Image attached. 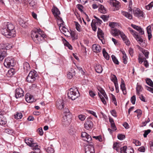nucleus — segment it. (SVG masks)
Instances as JSON below:
<instances>
[{
	"label": "nucleus",
	"instance_id": "79ce46f5",
	"mask_svg": "<svg viewBox=\"0 0 153 153\" xmlns=\"http://www.w3.org/2000/svg\"><path fill=\"white\" fill-rule=\"evenodd\" d=\"M146 82L148 85L153 88V82L151 79L149 78L146 79Z\"/></svg>",
	"mask_w": 153,
	"mask_h": 153
},
{
	"label": "nucleus",
	"instance_id": "412c9836",
	"mask_svg": "<svg viewBox=\"0 0 153 153\" xmlns=\"http://www.w3.org/2000/svg\"><path fill=\"white\" fill-rule=\"evenodd\" d=\"M97 36L99 39L101 40L102 43V40L104 39V34L103 33L102 31L99 28H98V30L97 31Z\"/></svg>",
	"mask_w": 153,
	"mask_h": 153
},
{
	"label": "nucleus",
	"instance_id": "a211bd4d",
	"mask_svg": "<svg viewBox=\"0 0 153 153\" xmlns=\"http://www.w3.org/2000/svg\"><path fill=\"white\" fill-rule=\"evenodd\" d=\"M25 3H29L32 9H34L36 7V0H25Z\"/></svg>",
	"mask_w": 153,
	"mask_h": 153
},
{
	"label": "nucleus",
	"instance_id": "603ef678",
	"mask_svg": "<svg viewBox=\"0 0 153 153\" xmlns=\"http://www.w3.org/2000/svg\"><path fill=\"white\" fill-rule=\"evenodd\" d=\"M153 6V2H151L148 5L146 6V9L147 10H149Z\"/></svg>",
	"mask_w": 153,
	"mask_h": 153
},
{
	"label": "nucleus",
	"instance_id": "a18cd8bd",
	"mask_svg": "<svg viewBox=\"0 0 153 153\" xmlns=\"http://www.w3.org/2000/svg\"><path fill=\"white\" fill-rule=\"evenodd\" d=\"M14 118L15 119H20L22 118V115L21 113L17 112L16 114L15 115H14Z\"/></svg>",
	"mask_w": 153,
	"mask_h": 153
},
{
	"label": "nucleus",
	"instance_id": "ea45409f",
	"mask_svg": "<svg viewBox=\"0 0 153 153\" xmlns=\"http://www.w3.org/2000/svg\"><path fill=\"white\" fill-rule=\"evenodd\" d=\"M75 25L76 26V29L79 32H80L81 31V26L79 24V23L76 22L75 21L74 22Z\"/></svg>",
	"mask_w": 153,
	"mask_h": 153
},
{
	"label": "nucleus",
	"instance_id": "0eeeda50",
	"mask_svg": "<svg viewBox=\"0 0 153 153\" xmlns=\"http://www.w3.org/2000/svg\"><path fill=\"white\" fill-rule=\"evenodd\" d=\"M52 12L55 17L56 18L58 21L61 23L60 25L62 24L63 21L62 19L59 17V15L60 14V12L59 10L56 7H53L52 9Z\"/></svg>",
	"mask_w": 153,
	"mask_h": 153
},
{
	"label": "nucleus",
	"instance_id": "49530a36",
	"mask_svg": "<svg viewBox=\"0 0 153 153\" xmlns=\"http://www.w3.org/2000/svg\"><path fill=\"white\" fill-rule=\"evenodd\" d=\"M127 148L126 146H123L120 149L121 153H126Z\"/></svg>",
	"mask_w": 153,
	"mask_h": 153
},
{
	"label": "nucleus",
	"instance_id": "7c9ffc66",
	"mask_svg": "<svg viewBox=\"0 0 153 153\" xmlns=\"http://www.w3.org/2000/svg\"><path fill=\"white\" fill-rule=\"evenodd\" d=\"M23 68L25 71L27 72L30 71V67L29 64L27 62H25L23 64Z\"/></svg>",
	"mask_w": 153,
	"mask_h": 153
},
{
	"label": "nucleus",
	"instance_id": "f257e3e1",
	"mask_svg": "<svg viewBox=\"0 0 153 153\" xmlns=\"http://www.w3.org/2000/svg\"><path fill=\"white\" fill-rule=\"evenodd\" d=\"M4 27L1 30L2 34L7 38L15 37L16 32L13 25L7 22L4 23Z\"/></svg>",
	"mask_w": 153,
	"mask_h": 153
},
{
	"label": "nucleus",
	"instance_id": "e433bc0d",
	"mask_svg": "<svg viewBox=\"0 0 153 153\" xmlns=\"http://www.w3.org/2000/svg\"><path fill=\"white\" fill-rule=\"evenodd\" d=\"M46 151L48 153H53L54 150L52 145L48 147L46 149Z\"/></svg>",
	"mask_w": 153,
	"mask_h": 153
},
{
	"label": "nucleus",
	"instance_id": "4468645a",
	"mask_svg": "<svg viewBox=\"0 0 153 153\" xmlns=\"http://www.w3.org/2000/svg\"><path fill=\"white\" fill-rule=\"evenodd\" d=\"M56 105L59 109H62L64 107V101L62 99H59L56 102Z\"/></svg>",
	"mask_w": 153,
	"mask_h": 153
},
{
	"label": "nucleus",
	"instance_id": "5fc2aeb1",
	"mask_svg": "<svg viewBox=\"0 0 153 153\" xmlns=\"http://www.w3.org/2000/svg\"><path fill=\"white\" fill-rule=\"evenodd\" d=\"M117 137L119 140H122L125 138V136L122 134H119L118 135Z\"/></svg>",
	"mask_w": 153,
	"mask_h": 153
},
{
	"label": "nucleus",
	"instance_id": "dca6fc26",
	"mask_svg": "<svg viewBox=\"0 0 153 153\" xmlns=\"http://www.w3.org/2000/svg\"><path fill=\"white\" fill-rule=\"evenodd\" d=\"M34 150L35 153H40L41 150L40 146L36 143H35L31 147Z\"/></svg>",
	"mask_w": 153,
	"mask_h": 153
},
{
	"label": "nucleus",
	"instance_id": "e2e57ef3",
	"mask_svg": "<svg viewBox=\"0 0 153 153\" xmlns=\"http://www.w3.org/2000/svg\"><path fill=\"white\" fill-rule=\"evenodd\" d=\"M6 50H9L12 48V44H6Z\"/></svg>",
	"mask_w": 153,
	"mask_h": 153
},
{
	"label": "nucleus",
	"instance_id": "4c0bfd02",
	"mask_svg": "<svg viewBox=\"0 0 153 153\" xmlns=\"http://www.w3.org/2000/svg\"><path fill=\"white\" fill-rule=\"evenodd\" d=\"M102 53L104 57L107 59L108 60L109 59V56L108 53L106 52L105 48H103L102 50Z\"/></svg>",
	"mask_w": 153,
	"mask_h": 153
},
{
	"label": "nucleus",
	"instance_id": "9b49d317",
	"mask_svg": "<svg viewBox=\"0 0 153 153\" xmlns=\"http://www.w3.org/2000/svg\"><path fill=\"white\" fill-rule=\"evenodd\" d=\"M93 123L90 119H87L84 124V128L87 130H90L93 128Z\"/></svg>",
	"mask_w": 153,
	"mask_h": 153
},
{
	"label": "nucleus",
	"instance_id": "052dcab7",
	"mask_svg": "<svg viewBox=\"0 0 153 153\" xmlns=\"http://www.w3.org/2000/svg\"><path fill=\"white\" fill-rule=\"evenodd\" d=\"M143 53L146 58H148L149 57V52L147 50H144L143 51Z\"/></svg>",
	"mask_w": 153,
	"mask_h": 153
},
{
	"label": "nucleus",
	"instance_id": "864d4df0",
	"mask_svg": "<svg viewBox=\"0 0 153 153\" xmlns=\"http://www.w3.org/2000/svg\"><path fill=\"white\" fill-rule=\"evenodd\" d=\"M136 96L134 95L131 98V101L133 104H134L136 101Z\"/></svg>",
	"mask_w": 153,
	"mask_h": 153
},
{
	"label": "nucleus",
	"instance_id": "c03bdc74",
	"mask_svg": "<svg viewBox=\"0 0 153 153\" xmlns=\"http://www.w3.org/2000/svg\"><path fill=\"white\" fill-rule=\"evenodd\" d=\"M32 32H35L36 33H39V34H40L41 35L42 34H43V35H45V33L44 32L42 31L41 30V29L40 28L33 30L32 31Z\"/></svg>",
	"mask_w": 153,
	"mask_h": 153
},
{
	"label": "nucleus",
	"instance_id": "69168bd1",
	"mask_svg": "<svg viewBox=\"0 0 153 153\" xmlns=\"http://www.w3.org/2000/svg\"><path fill=\"white\" fill-rule=\"evenodd\" d=\"M70 35H71V36L73 40L75 39H76V36L75 33L74 32H72L71 33H70Z\"/></svg>",
	"mask_w": 153,
	"mask_h": 153
},
{
	"label": "nucleus",
	"instance_id": "f3484780",
	"mask_svg": "<svg viewBox=\"0 0 153 153\" xmlns=\"http://www.w3.org/2000/svg\"><path fill=\"white\" fill-rule=\"evenodd\" d=\"M109 3L111 5L115 7L116 10L119 9V2L116 0H110L109 1Z\"/></svg>",
	"mask_w": 153,
	"mask_h": 153
},
{
	"label": "nucleus",
	"instance_id": "338daca9",
	"mask_svg": "<svg viewBox=\"0 0 153 153\" xmlns=\"http://www.w3.org/2000/svg\"><path fill=\"white\" fill-rule=\"evenodd\" d=\"M77 1L79 3L85 4L88 1V0H77Z\"/></svg>",
	"mask_w": 153,
	"mask_h": 153
},
{
	"label": "nucleus",
	"instance_id": "58836bf2",
	"mask_svg": "<svg viewBox=\"0 0 153 153\" xmlns=\"http://www.w3.org/2000/svg\"><path fill=\"white\" fill-rule=\"evenodd\" d=\"M75 71H71V72H69L67 74V77L69 79H71L74 75L75 74Z\"/></svg>",
	"mask_w": 153,
	"mask_h": 153
},
{
	"label": "nucleus",
	"instance_id": "ddd939ff",
	"mask_svg": "<svg viewBox=\"0 0 153 153\" xmlns=\"http://www.w3.org/2000/svg\"><path fill=\"white\" fill-rule=\"evenodd\" d=\"M134 15L138 18L143 17V13L142 11L138 8H135L133 10Z\"/></svg>",
	"mask_w": 153,
	"mask_h": 153
},
{
	"label": "nucleus",
	"instance_id": "423d86ee",
	"mask_svg": "<svg viewBox=\"0 0 153 153\" xmlns=\"http://www.w3.org/2000/svg\"><path fill=\"white\" fill-rule=\"evenodd\" d=\"M15 62L12 57H8L5 59L4 65L7 68H10L13 67L15 65Z\"/></svg>",
	"mask_w": 153,
	"mask_h": 153
},
{
	"label": "nucleus",
	"instance_id": "f704fd0d",
	"mask_svg": "<svg viewBox=\"0 0 153 153\" xmlns=\"http://www.w3.org/2000/svg\"><path fill=\"white\" fill-rule=\"evenodd\" d=\"M111 80L114 83V85L115 84H118L117 79L115 75L113 74L111 75Z\"/></svg>",
	"mask_w": 153,
	"mask_h": 153
},
{
	"label": "nucleus",
	"instance_id": "bf43d9fd",
	"mask_svg": "<svg viewBox=\"0 0 153 153\" xmlns=\"http://www.w3.org/2000/svg\"><path fill=\"white\" fill-rule=\"evenodd\" d=\"M78 118L80 120L83 121L85 119V116L84 115L81 114L78 116Z\"/></svg>",
	"mask_w": 153,
	"mask_h": 153
},
{
	"label": "nucleus",
	"instance_id": "4be33fe9",
	"mask_svg": "<svg viewBox=\"0 0 153 153\" xmlns=\"http://www.w3.org/2000/svg\"><path fill=\"white\" fill-rule=\"evenodd\" d=\"M98 94L102 103L104 105H106V102L105 99L107 100H108V98L106 94H105L104 96H103L99 93V92H98Z\"/></svg>",
	"mask_w": 153,
	"mask_h": 153
},
{
	"label": "nucleus",
	"instance_id": "f8f14e48",
	"mask_svg": "<svg viewBox=\"0 0 153 153\" xmlns=\"http://www.w3.org/2000/svg\"><path fill=\"white\" fill-rule=\"evenodd\" d=\"M24 91L21 88H17L15 91V97L17 99L24 96Z\"/></svg>",
	"mask_w": 153,
	"mask_h": 153
},
{
	"label": "nucleus",
	"instance_id": "a19ab883",
	"mask_svg": "<svg viewBox=\"0 0 153 153\" xmlns=\"http://www.w3.org/2000/svg\"><path fill=\"white\" fill-rule=\"evenodd\" d=\"M142 87L140 85H137L136 87V90L137 94L139 95L140 92L142 91Z\"/></svg>",
	"mask_w": 153,
	"mask_h": 153
},
{
	"label": "nucleus",
	"instance_id": "de8ad7c7",
	"mask_svg": "<svg viewBox=\"0 0 153 153\" xmlns=\"http://www.w3.org/2000/svg\"><path fill=\"white\" fill-rule=\"evenodd\" d=\"M111 57L114 63L118 65L119 64V62L115 56L112 55Z\"/></svg>",
	"mask_w": 153,
	"mask_h": 153
},
{
	"label": "nucleus",
	"instance_id": "72a5a7b5",
	"mask_svg": "<svg viewBox=\"0 0 153 153\" xmlns=\"http://www.w3.org/2000/svg\"><path fill=\"white\" fill-rule=\"evenodd\" d=\"M151 26H149L147 27V32L148 34V39L149 40L150 39L152 38V35L151 34Z\"/></svg>",
	"mask_w": 153,
	"mask_h": 153
},
{
	"label": "nucleus",
	"instance_id": "3c124183",
	"mask_svg": "<svg viewBox=\"0 0 153 153\" xmlns=\"http://www.w3.org/2000/svg\"><path fill=\"white\" fill-rule=\"evenodd\" d=\"M100 18H101L104 22H106L108 20V16L106 15H102L100 16Z\"/></svg>",
	"mask_w": 153,
	"mask_h": 153
},
{
	"label": "nucleus",
	"instance_id": "09e8293b",
	"mask_svg": "<svg viewBox=\"0 0 153 153\" xmlns=\"http://www.w3.org/2000/svg\"><path fill=\"white\" fill-rule=\"evenodd\" d=\"M117 25V23L114 22H111L109 23V26L113 29Z\"/></svg>",
	"mask_w": 153,
	"mask_h": 153
},
{
	"label": "nucleus",
	"instance_id": "f03ea898",
	"mask_svg": "<svg viewBox=\"0 0 153 153\" xmlns=\"http://www.w3.org/2000/svg\"><path fill=\"white\" fill-rule=\"evenodd\" d=\"M68 97L72 100H75L79 96L78 89L75 87L71 88L68 93Z\"/></svg>",
	"mask_w": 153,
	"mask_h": 153
},
{
	"label": "nucleus",
	"instance_id": "b1692460",
	"mask_svg": "<svg viewBox=\"0 0 153 153\" xmlns=\"http://www.w3.org/2000/svg\"><path fill=\"white\" fill-rule=\"evenodd\" d=\"M122 35V37H121L122 38V39L123 41L128 46L130 44V42L128 40V39L127 37L125 35V34H121Z\"/></svg>",
	"mask_w": 153,
	"mask_h": 153
},
{
	"label": "nucleus",
	"instance_id": "1a4fd4ad",
	"mask_svg": "<svg viewBox=\"0 0 153 153\" xmlns=\"http://www.w3.org/2000/svg\"><path fill=\"white\" fill-rule=\"evenodd\" d=\"M102 23V21L101 20L97 21L95 19H93L91 24L93 30L94 31H96L97 27L100 26Z\"/></svg>",
	"mask_w": 153,
	"mask_h": 153
},
{
	"label": "nucleus",
	"instance_id": "c9c22d12",
	"mask_svg": "<svg viewBox=\"0 0 153 153\" xmlns=\"http://www.w3.org/2000/svg\"><path fill=\"white\" fill-rule=\"evenodd\" d=\"M98 10L100 13H106V10L103 5H100Z\"/></svg>",
	"mask_w": 153,
	"mask_h": 153
},
{
	"label": "nucleus",
	"instance_id": "2eb2a0df",
	"mask_svg": "<svg viewBox=\"0 0 153 153\" xmlns=\"http://www.w3.org/2000/svg\"><path fill=\"white\" fill-rule=\"evenodd\" d=\"M85 153H94V149L93 144H90L85 149Z\"/></svg>",
	"mask_w": 153,
	"mask_h": 153
},
{
	"label": "nucleus",
	"instance_id": "39448f33",
	"mask_svg": "<svg viewBox=\"0 0 153 153\" xmlns=\"http://www.w3.org/2000/svg\"><path fill=\"white\" fill-rule=\"evenodd\" d=\"M37 75V73L36 71H31L27 77L26 80L29 83H32L35 81Z\"/></svg>",
	"mask_w": 153,
	"mask_h": 153
},
{
	"label": "nucleus",
	"instance_id": "5701e85b",
	"mask_svg": "<svg viewBox=\"0 0 153 153\" xmlns=\"http://www.w3.org/2000/svg\"><path fill=\"white\" fill-rule=\"evenodd\" d=\"M25 100L27 102L29 103L32 102L34 100L33 97L29 94H27L26 95Z\"/></svg>",
	"mask_w": 153,
	"mask_h": 153
},
{
	"label": "nucleus",
	"instance_id": "7ed1b4c3",
	"mask_svg": "<svg viewBox=\"0 0 153 153\" xmlns=\"http://www.w3.org/2000/svg\"><path fill=\"white\" fill-rule=\"evenodd\" d=\"M31 36L33 41L36 44L40 43L43 40L44 38L46 37L45 35H41L34 32H32Z\"/></svg>",
	"mask_w": 153,
	"mask_h": 153
},
{
	"label": "nucleus",
	"instance_id": "6e6d98bb",
	"mask_svg": "<svg viewBox=\"0 0 153 153\" xmlns=\"http://www.w3.org/2000/svg\"><path fill=\"white\" fill-rule=\"evenodd\" d=\"M151 131L150 129H148L146 130H145L144 131V133L143 134V136L144 137H146L149 133Z\"/></svg>",
	"mask_w": 153,
	"mask_h": 153
},
{
	"label": "nucleus",
	"instance_id": "393cba45",
	"mask_svg": "<svg viewBox=\"0 0 153 153\" xmlns=\"http://www.w3.org/2000/svg\"><path fill=\"white\" fill-rule=\"evenodd\" d=\"M19 23L22 27L26 28L28 25L27 22L25 21L23 19H20L19 20Z\"/></svg>",
	"mask_w": 153,
	"mask_h": 153
},
{
	"label": "nucleus",
	"instance_id": "a878e982",
	"mask_svg": "<svg viewBox=\"0 0 153 153\" xmlns=\"http://www.w3.org/2000/svg\"><path fill=\"white\" fill-rule=\"evenodd\" d=\"M134 37L135 38L137 41L140 45L143 42V39L142 38L138 36L137 33H134Z\"/></svg>",
	"mask_w": 153,
	"mask_h": 153
},
{
	"label": "nucleus",
	"instance_id": "37998d69",
	"mask_svg": "<svg viewBox=\"0 0 153 153\" xmlns=\"http://www.w3.org/2000/svg\"><path fill=\"white\" fill-rule=\"evenodd\" d=\"M120 88L123 92V94L125 95L126 94L127 92L125 84H121Z\"/></svg>",
	"mask_w": 153,
	"mask_h": 153
},
{
	"label": "nucleus",
	"instance_id": "2f4dec72",
	"mask_svg": "<svg viewBox=\"0 0 153 153\" xmlns=\"http://www.w3.org/2000/svg\"><path fill=\"white\" fill-rule=\"evenodd\" d=\"M6 120L5 117L2 115H0V124L4 125L6 123Z\"/></svg>",
	"mask_w": 153,
	"mask_h": 153
},
{
	"label": "nucleus",
	"instance_id": "8fccbe9b",
	"mask_svg": "<svg viewBox=\"0 0 153 153\" xmlns=\"http://www.w3.org/2000/svg\"><path fill=\"white\" fill-rule=\"evenodd\" d=\"M118 144L117 143H114L113 144V148L114 149L116 150L117 152H118L120 149L118 148Z\"/></svg>",
	"mask_w": 153,
	"mask_h": 153
},
{
	"label": "nucleus",
	"instance_id": "6e6552de",
	"mask_svg": "<svg viewBox=\"0 0 153 153\" xmlns=\"http://www.w3.org/2000/svg\"><path fill=\"white\" fill-rule=\"evenodd\" d=\"M81 137L82 139L85 141H86L90 144L92 143V138L90 135L85 132H82Z\"/></svg>",
	"mask_w": 153,
	"mask_h": 153
},
{
	"label": "nucleus",
	"instance_id": "cd10ccee",
	"mask_svg": "<svg viewBox=\"0 0 153 153\" xmlns=\"http://www.w3.org/2000/svg\"><path fill=\"white\" fill-rule=\"evenodd\" d=\"M113 32L116 35L118 36L120 35L121 37H122L121 34H124L123 32L120 31V30L116 28H114L112 30Z\"/></svg>",
	"mask_w": 153,
	"mask_h": 153
},
{
	"label": "nucleus",
	"instance_id": "6ab92c4d",
	"mask_svg": "<svg viewBox=\"0 0 153 153\" xmlns=\"http://www.w3.org/2000/svg\"><path fill=\"white\" fill-rule=\"evenodd\" d=\"M92 49L94 52L96 53H98L101 51V48L99 45L94 44L92 45Z\"/></svg>",
	"mask_w": 153,
	"mask_h": 153
},
{
	"label": "nucleus",
	"instance_id": "bb28decb",
	"mask_svg": "<svg viewBox=\"0 0 153 153\" xmlns=\"http://www.w3.org/2000/svg\"><path fill=\"white\" fill-rule=\"evenodd\" d=\"M121 13L123 15L129 19H132V15L127 12L122 10Z\"/></svg>",
	"mask_w": 153,
	"mask_h": 153
},
{
	"label": "nucleus",
	"instance_id": "4d7b16f0",
	"mask_svg": "<svg viewBox=\"0 0 153 153\" xmlns=\"http://www.w3.org/2000/svg\"><path fill=\"white\" fill-rule=\"evenodd\" d=\"M126 153H134V150L131 147H129L127 148Z\"/></svg>",
	"mask_w": 153,
	"mask_h": 153
},
{
	"label": "nucleus",
	"instance_id": "13d9d810",
	"mask_svg": "<svg viewBox=\"0 0 153 153\" xmlns=\"http://www.w3.org/2000/svg\"><path fill=\"white\" fill-rule=\"evenodd\" d=\"M112 102H113L115 105H117V102L116 98L114 95L112 94Z\"/></svg>",
	"mask_w": 153,
	"mask_h": 153
},
{
	"label": "nucleus",
	"instance_id": "0e129e2a",
	"mask_svg": "<svg viewBox=\"0 0 153 153\" xmlns=\"http://www.w3.org/2000/svg\"><path fill=\"white\" fill-rule=\"evenodd\" d=\"M137 28L136 30L138 31L141 34H144V31L143 30L142 28H141L140 27L138 26V28Z\"/></svg>",
	"mask_w": 153,
	"mask_h": 153
},
{
	"label": "nucleus",
	"instance_id": "c85d7f7f",
	"mask_svg": "<svg viewBox=\"0 0 153 153\" xmlns=\"http://www.w3.org/2000/svg\"><path fill=\"white\" fill-rule=\"evenodd\" d=\"M15 70L14 68L10 69L7 73V76L8 77H11L15 73Z\"/></svg>",
	"mask_w": 153,
	"mask_h": 153
},
{
	"label": "nucleus",
	"instance_id": "774afa93",
	"mask_svg": "<svg viewBox=\"0 0 153 153\" xmlns=\"http://www.w3.org/2000/svg\"><path fill=\"white\" fill-rule=\"evenodd\" d=\"M93 138L95 139L96 140H98L100 142H101L102 141V139L101 137L100 136H93Z\"/></svg>",
	"mask_w": 153,
	"mask_h": 153
},
{
	"label": "nucleus",
	"instance_id": "c756f323",
	"mask_svg": "<svg viewBox=\"0 0 153 153\" xmlns=\"http://www.w3.org/2000/svg\"><path fill=\"white\" fill-rule=\"evenodd\" d=\"M7 53L4 51H0V61H2L6 56Z\"/></svg>",
	"mask_w": 153,
	"mask_h": 153
},
{
	"label": "nucleus",
	"instance_id": "473e14b6",
	"mask_svg": "<svg viewBox=\"0 0 153 153\" xmlns=\"http://www.w3.org/2000/svg\"><path fill=\"white\" fill-rule=\"evenodd\" d=\"M95 70L97 73H100L102 71V68L101 65H100L98 64L96 65L95 68Z\"/></svg>",
	"mask_w": 153,
	"mask_h": 153
},
{
	"label": "nucleus",
	"instance_id": "aec40b11",
	"mask_svg": "<svg viewBox=\"0 0 153 153\" xmlns=\"http://www.w3.org/2000/svg\"><path fill=\"white\" fill-rule=\"evenodd\" d=\"M25 140V143L30 147L35 143L33 140L30 138H26Z\"/></svg>",
	"mask_w": 153,
	"mask_h": 153
},
{
	"label": "nucleus",
	"instance_id": "680f3d73",
	"mask_svg": "<svg viewBox=\"0 0 153 153\" xmlns=\"http://www.w3.org/2000/svg\"><path fill=\"white\" fill-rule=\"evenodd\" d=\"M6 44L1 43L0 45V49L2 50H6Z\"/></svg>",
	"mask_w": 153,
	"mask_h": 153
},
{
	"label": "nucleus",
	"instance_id": "9d476101",
	"mask_svg": "<svg viewBox=\"0 0 153 153\" xmlns=\"http://www.w3.org/2000/svg\"><path fill=\"white\" fill-rule=\"evenodd\" d=\"M63 22L62 24L60 25V24L61 23L59 21H58L57 23L59 27V29L62 30L63 33L65 36H69L70 34V32L68 30L67 28L63 26Z\"/></svg>",
	"mask_w": 153,
	"mask_h": 153
},
{
	"label": "nucleus",
	"instance_id": "20e7f679",
	"mask_svg": "<svg viewBox=\"0 0 153 153\" xmlns=\"http://www.w3.org/2000/svg\"><path fill=\"white\" fill-rule=\"evenodd\" d=\"M72 115L68 109L64 110V115L63 117L62 122L66 125H68L71 122Z\"/></svg>",
	"mask_w": 153,
	"mask_h": 153
}]
</instances>
